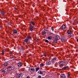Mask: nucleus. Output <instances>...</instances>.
I'll use <instances>...</instances> for the list:
<instances>
[{
	"label": "nucleus",
	"instance_id": "obj_1",
	"mask_svg": "<svg viewBox=\"0 0 78 78\" xmlns=\"http://www.w3.org/2000/svg\"><path fill=\"white\" fill-rule=\"evenodd\" d=\"M22 74L20 73V74H16L15 75V78H19L20 77H22Z\"/></svg>",
	"mask_w": 78,
	"mask_h": 78
},
{
	"label": "nucleus",
	"instance_id": "obj_2",
	"mask_svg": "<svg viewBox=\"0 0 78 78\" xmlns=\"http://www.w3.org/2000/svg\"><path fill=\"white\" fill-rule=\"evenodd\" d=\"M30 30L31 31H33V29H35V27H34L31 24H30Z\"/></svg>",
	"mask_w": 78,
	"mask_h": 78
},
{
	"label": "nucleus",
	"instance_id": "obj_3",
	"mask_svg": "<svg viewBox=\"0 0 78 78\" xmlns=\"http://www.w3.org/2000/svg\"><path fill=\"white\" fill-rule=\"evenodd\" d=\"M65 63H66V62L64 61H61L59 63L60 66H64Z\"/></svg>",
	"mask_w": 78,
	"mask_h": 78
},
{
	"label": "nucleus",
	"instance_id": "obj_4",
	"mask_svg": "<svg viewBox=\"0 0 78 78\" xmlns=\"http://www.w3.org/2000/svg\"><path fill=\"white\" fill-rule=\"evenodd\" d=\"M60 39V37L58 36H56L54 37V39H55L56 40H59Z\"/></svg>",
	"mask_w": 78,
	"mask_h": 78
},
{
	"label": "nucleus",
	"instance_id": "obj_5",
	"mask_svg": "<svg viewBox=\"0 0 78 78\" xmlns=\"http://www.w3.org/2000/svg\"><path fill=\"white\" fill-rule=\"evenodd\" d=\"M65 38L64 37H62L61 38V41L62 42H65Z\"/></svg>",
	"mask_w": 78,
	"mask_h": 78
},
{
	"label": "nucleus",
	"instance_id": "obj_6",
	"mask_svg": "<svg viewBox=\"0 0 78 78\" xmlns=\"http://www.w3.org/2000/svg\"><path fill=\"white\" fill-rule=\"evenodd\" d=\"M66 28V26L62 25L60 28V29L61 30H64Z\"/></svg>",
	"mask_w": 78,
	"mask_h": 78
},
{
	"label": "nucleus",
	"instance_id": "obj_7",
	"mask_svg": "<svg viewBox=\"0 0 78 78\" xmlns=\"http://www.w3.org/2000/svg\"><path fill=\"white\" fill-rule=\"evenodd\" d=\"M17 64L18 66V67H21V66H22V63L20 62L18 63Z\"/></svg>",
	"mask_w": 78,
	"mask_h": 78
},
{
	"label": "nucleus",
	"instance_id": "obj_8",
	"mask_svg": "<svg viewBox=\"0 0 78 78\" xmlns=\"http://www.w3.org/2000/svg\"><path fill=\"white\" fill-rule=\"evenodd\" d=\"M69 68V66H68L64 67H63L62 68V70H66V69H68Z\"/></svg>",
	"mask_w": 78,
	"mask_h": 78
},
{
	"label": "nucleus",
	"instance_id": "obj_9",
	"mask_svg": "<svg viewBox=\"0 0 78 78\" xmlns=\"http://www.w3.org/2000/svg\"><path fill=\"white\" fill-rule=\"evenodd\" d=\"M56 61V58H54L52 59V60H51V62L52 63H53V62H55Z\"/></svg>",
	"mask_w": 78,
	"mask_h": 78
},
{
	"label": "nucleus",
	"instance_id": "obj_10",
	"mask_svg": "<svg viewBox=\"0 0 78 78\" xmlns=\"http://www.w3.org/2000/svg\"><path fill=\"white\" fill-rule=\"evenodd\" d=\"M61 76L62 78H66V76L64 74H62L61 75Z\"/></svg>",
	"mask_w": 78,
	"mask_h": 78
},
{
	"label": "nucleus",
	"instance_id": "obj_11",
	"mask_svg": "<svg viewBox=\"0 0 78 78\" xmlns=\"http://www.w3.org/2000/svg\"><path fill=\"white\" fill-rule=\"evenodd\" d=\"M51 64V62H50V61H48L46 62V64H47V65H50Z\"/></svg>",
	"mask_w": 78,
	"mask_h": 78
},
{
	"label": "nucleus",
	"instance_id": "obj_12",
	"mask_svg": "<svg viewBox=\"0 0 78 78\" xmlns=\"http://www.w3.org/2000/svg\"><path fill=\"white\" fill-rule=\"evenodd\" d=\"M38 73H39V74L43 75V72L40 70L38 72Z\"/></svg>",
	"mask_w": 78,
	"mask_h": 78
},
{
	"label": "nucleus",
	"instance_id": "obj_13",
	"mask_svg": "<svg viewBox=\"0 0 78 78\" xmlns=\"http://www.w3.org/2000/svg\"><path fill=\"white\" fill-rule=\"evenodd\" d=\"M42 34H43V35H44V34H46V33H47V32H45V30H43L42 32Z\"/></svg>",
	"mask_w": 78,
	"mask_h": 78
},
{
	"label": "nucleus",
	"instance_id": "obj_14",
	"mask_svg": "<svg viewBox=\"0 0 78 78\" xmlns=\"http://www.w3.org/2000/svg\"><path fill=\"white\" fill-rule=\"evenodd\" d=\"M8 66V63L7 62H6L4 63L3 66L4 67H5V66Z\"/></svg>",
	"mask_w": 78,
	"mask_h": 78
},
{
	"label": "nucleus",
	"instance_id": "obj_15",
	"mask_svg": "<svg viewBox=\"0 0 78 78\" xmlns=\"http://www.w3.org/2000/svg\"><path fill=\"white\" fill-rule=\"evenodd\" d=\"M13 32L14 34H17V30H13Z\"/></svg>",
	"mask_w": 78,
	"mask_h": 78
},
{
	"label": "nucleus",
	"instance_id": "obj_16",
	"mask_svg": "<svg viewBox=\"0 0 78 78\" xmlns=\"http://www.w3.org/2000/svg\"><path fill=\"white\" fill-rule=\"evenodd\" d=\"M27 38L28 39H31V36H27Z\"/></svg>",
	"mask_w": 78,
	"mask_h": 78
},
{
	"label": "nucleus",
	"instance_id": "obj_17",
	"mask_svg": "<svg viewBox=\"0 0 78 78\" xmlns=\"http://www.w3.org/2000/svg\"><path fill=\"white\" fill-rule=\"evenodd\" d=\"M68 34L70 35V34H72V32H71V31H70V30H68Z\"/></svg>",
	"mask_w": 78,
	"mask_h": 78
},
{
	"label": "nucleus",
	"instance_id": "obj_18",
	"mask_svg": "<svg viewBox=\"0 0 78 78\" xmlns=\"http://www.w3.org/2000/svg\"><path fill=\"white\" fill-rule=\"evenodd\" d=\"M48 35H49V36H51V35H52L53 34V33H51V32H49L48 33Z\"/></svg>",
	"mask_w": 78,
	"mask_h": 78
},
{
	"label": "nucleus",
	"instance_id": "obj_19",
	"mask_svg": "<svg viewBox=\"0 0 78 78\" xmlns=\"http://www.w3.org/2000/svg\"><path fill=\"white\" fill-rule=\"evenodd\" d=\"M30 23L32 24L33 25H35V23L33 21H31Z\"/></svg>",
	"mask_w": 78,
	"mask_h": 78
},
{
	"label": "nucleus",
	"instance_id": "obj_20",
	"mask_svg": "<svg viewBox=\"0 0 78 78\" xmlns=\"http://www.w3.org/2000/svg\"><path fill=\"white\" fill-rule=\"evenodd\" d=\"M52 38V37H51V36H50L48 37V39H49L50 40H51V39Z\"/></svg>",
	"mask_w": 78,
	"mask_h": 78
},
{
	"label": "nucleus",
	"instance_id": "obj_21",
	"mask_svg": "<svg viewBox=\"0 0 78 78\" xmlns=\"http://www.w3.org/2000/svg\"><path fill=\"white\" fill-rule=\"evenodd\" d=\"M28 41V39H26L25 40H24V42H27Z\"/></svg>",
	"mask_w": 78,
	"mask_h": 78
},
{
	"label": "nucleus",
	"instance_id": "obj_22",
	"mask_svg": "<svg viewBox=\"0 0 78 78\" xmlns=\"http://www.w3.org/2000/svg\"><path fill=\"white\" fill-rule=\"evenodd\" d=\"M39 70V67H37L36 68V72H37L38 70Z\"/></svg>",
	"mask_w": 78,
	"mask_h": 78
},
{
	"label": "nucleus",
	"instance_id": "obj_23",
	"mask_svg": "<svg viewBox=\"0 0 78 78\" xmlns=\"http://www.w3.org/2000/svg\"><path fill=\"white\" fill-rule=\"evenodd\" d=\"M58 42V40H56L55 39L54 40V43H56Z\"/></svg>",
	"mask_w": 78,
	"mask_h": 78
},
{
	"label": "nucleus",
	"instance_id": "obj_24",
	"mask_svg": "<svg viewBox=\"0 0 78 78\" xmlns=\"http://www.w3.org/2000/svg\"><path fill=\"white\" fill-rule=\"evenodd\" d=\"M11 70H12V69H11V67L10 68H9L7 70L8 71H11Z\"/></svg>",
	"mask_w": 78,
	"mask_h": 78
},
{
	"label": "nucleus",
	"instance_id": "obj_25",
	"mask_svg": "<svg viewBox=\"0 0 78 78\" xmlns=\"http://www.w3.org/2000/svg\"><path fill=\"white\" fill-rule=\"evenodd\" d=\"M31 71H32V72H34L35 69L34 68H31Z\"/></svg>",
	"mask_w": 78,
	"mask_h": 78
},
{
	"label": "nucleus",
	"instance_id": "obj_26",
	"mask_svg": "<svg viewBox=\"0 0 78 78\" xmlns=\"http://www.w3.org/2000/svg\"><path fill=\"white\" fill-rule=\"evenodd\" d=\"M40 66H41V67H43V66H44V64H43V63L41 64Z\"/></svg>",
	"mask_w": 78,
	"mask_h": 78
},
{
	"label": "nucleus",
	"instance_id": "obj_27",
	"mask_svg": "<svg viewBox=\"0 0 78 78\" xmlns=\"http://www.w3.org/2000/svg\"><path fill=\"white\" fill-rule=\"evenodd\" d=\"M45 42H46L47 43H48L49 42V41L48 40H46L45 41Z\"/></svg>",
	"mask_w": 78,
	"mask_h": 78
},
{
	"label": "nucleus",
	"instance_id": "obj_28",
	"mask_svg": "<svg viewBox=\"0 0 78 78\" xmlns=\"http://www.w3.org/2000/svg\"><path fill=\"white\" fill-rule=\"evenodd\" d=\"M45 31H46V32H47H47H48V30H47V29H44V31H45Z\"/></svg>",
	"mask_w": 78,
	"mask_h": 78
},
{
	"label": "nucleus",
	"instance_id": "obj_29",
	"mask_svg": "<svg viewBox=\"0 0 78 78\" xmlns=\"http://www.w3.org/2000/svg\"><path fill=\"white\" fill-rule=\"evenodd\" d=\"M10 67H11V69H12V70H13V69H14V66H12Z\"/></svg>",
	"mask_w": 78,
	"mask_h": 78
},
{
	"label": "nucleus",
	"instance_id": "obj_30",
	"mask_svg": "<svg viewBox=\"0 0 78 78\" xmlns=\"http://www.w3.org/2000/svg\"><path fill=\"white\" fill-rule=\"evenodd\" d=\"M1 13L2 14V16H3V14H4V13H3V12H1Z\"/></svg>",
	"mask_w": 78,
	"mask_h": 78
},
{
	"label": "nucleus",
	"instance_id": "obj_31",
	"mask_svg": "<svg viewBox=\"0 0 78 78\" xmlns=\"http://www.w3.org/2000/svg\"><path fill=\"white\" fill-rule=\"evenodd\" d=\"M51 28L53 32L54 31V29L53 28V27H51Z\"/></svg>",
	"mask_w": 78,
	"mask_h": 78
},
{
	"label": "nucleus",
	"instance_id": "obj_32",
	"mask_svg": "<svg viewBox=\"0 0 78 78\" xmlns=\"http://www.w3.org/2000/svg\"><path fill=\"white\" fill-rule=\"evenodd\" d=\"M2 72H3L4 73H5V70H3L2 71Z\"/></svg>",
	"mask_w": 78,
	"mask_h": 78
},
{
	"label": "nucleus",
	"instance_id": "obj_33",
	"mask_svg": "<svg viewBox=\"0 0 78 78\" xmlns=\"http://www.w3.org/2000/svg\"><path fill=\"white\" fill-rule=\"evenodd\" d=\"M38 78H41V76H39L38 77Z\"/></svg>",
	"mask_w": 78,
	"mask_h": 78
},
{
	"label": "nucleus",
	"instance_id": "obj_34",
	"mask_svg": "<svg viewBox=\"0 0 78 78\" xmlns=\"http://www.w3.org/2000/svg\"><path fill=\"white\" fill-rule=\"evenodd\" d=\"M10 58H14V57L11 56H10Z\"/></svg>",
	"mask_w": 78,
	"mask_h": 78
},
{
	"label": "nucleus",
	"instance_id": "obj_35",
	"mask_svg": "<svg viewBox=\"0 0 78 78\" xmlns=\"http://www.w3.org/2000/svg\"><path fill=\"white\" fill-rule=\"evenodd\" d=\"M2 55H3L4 54V51H2Z\"/></svg>",
	"mask_w": 78,
	"mask_h": 78
},
{
	"label": "nucleus",
	"instance_id": "obj_36",
	"mask_svg": "<svg viewBox=\"0 0 78 78\" xmlns=\"http://www.w3.org/2000/svg\"><path fill=\"white\" fill-rule=\"evenodd\" d=\"M9 25H11V24L10 23H9Z\"/></svg>",
	"mask_w": 78,
	"mask_h": 78
},
{
	"label": "nucleus",
	"instance_id": "obj_37",
	"mask_svg": "<svg viewBox=\"0 0 78 78\" xmlns=\"http://www.w3.org/2000/svg\"><path fill=\"white\" fill-rule=\"evenodd\" d=\"M27 78H30V77L29 76H28L27 77Z\"/></svg>",
	"mask_w": 78,
	"mask_h": 78
},
{
	"label": "nucleus",
	"instance_id": "obj_38",
	"mask_svg": "<svg viewBox=\"0 0 78 78\" xmlns=\"http://www.w3.org/2000/svg\"><path fill=\"white\" fill-rule=\"evenodd\" d=\"M37 40H36V41H38V39H37Z\"/></svg>",
	"mask_w": 78,
	"mask_h": 78
},
{
	"label": "nucleus",
	"instance_id": "obj_39",
	"mask_svg": "<svg viewBox=\"0 0 78 78\" xmlns=\"http://www.w3.org/2000/svg\"><path fill=\"white\" fill-rule=\"evenodd\" d=\"M44 56H46V54H44Z\"/></svg>",
	"mask_w": 78,
	"mask_h": 78
},
{
	"label": "nucleus",
	"instance_id": "obj_40",
	"mask_svg": "<svg viewBox=\"0 0 78 78\" xmlns=\"http://www.w3.org/2000/svg\"><path fill=\"white\" fill-rule=\"evenodd\" d=\"M70 76V75L69 74L68 75V76Z\"/></svg>",
	"mask_w": 78,
	"mask_h": 78
},
{
	"label": "nucleus",
	"instance_id": "obj_41",
	"mask_svg": "<svg viewBox=\"0 0 78 78\" xmlns=\"http://www.w3.org/2000/svg\"><path fill=\"white\" fill-rule=\"evenodd\" d=\"M77 42H78V39H77Z\"/></svg>",
	"mask_w": 78,
	"mask_h": 78
},
{
	"label": "nucleus",
	"instance_id": "obj_42",
	"mask_svg": "<svg viewBox=\"0 0 78 78\" xmlns=\"http://www.w3.org/2000/svg\"><path fill=\"white\" fill-rule=\"evenodd\" d=\"M29 71H30V70L29 69Z\"/></svg>",
	"mask_w": 78,
	"mask_h": 78
}]
</instances>
